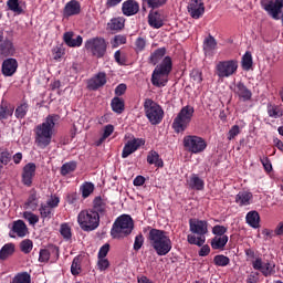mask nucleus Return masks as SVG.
Segmentation results:
<instances>
[{
  "label": "nucleus",
  "instance_id": "44",
  "mask_svg": "<svg viewBox=\"0 0 283 283\" xmlns=\"http://www.w3.org/2000/svg\"><path fill=\"white\" fill-rule=\"evenodd\" d=\"M23 219L27 220V222H29V224H31L32 227H34V224H36L39 222V216L34 214L31 211H24L22 214Z\"/></svg>",
  "mask_w": 283,
  "mask_h": 283
},
{
  "label": "nucleus",
  "instance_id": "6",
  "mask_svg": "<svg viewBox=\"0 0 283 283\" xmlns=\"http://www.w3.org/2000/svg\"><path fill=\"white\" fill-rule=\"evenodd\" d=\"M77 224L82 231H96L101 224V216L92 209L82 210L77 214Z\"/></svg>",
  "mask_w": 283,
  "mask_h": 283
},
{
  "label": "nucleus",
  "instance_id": "35",
  "mask_svg": "<svg viewBox=\"0 0 283 283\" xmlns=\"http://www.w3.org/2000/svg\"><path fill=\"white\" fill-rule=\"evenodd\" d=\"M114 134V125L108 124L104 127V132L102 137L95 142V145L99 147V145H103L105 143L106 138H109Z\"/></svg>",
  "mask_w": 283,
  "mask_h": 283
},
{
  "label": "nucleus",
  "instance_id": "21",
  "mask_svg": "<svg viewBox=\"0 0 283 283\" xmlns=\"http://www.w3.org/2000/svg\"><path fill=\"white\" fill-rule=\"evenodd\" d=\"M138 10H140V6L135 0H127L122 6L125 17H134V14H138Z\"/></svg>",
  "mask_w": 283,
  "mask_h": 283
},
{
  "label": "nucleus",
  "instance_id": "4",
  "mask_svg": "<svg viewBox=\"0 0 283 283\" xmlns=\"http://www.w3.org/2000/svg\"><path fill=\"white\" fill-rule=\"evenodd\" d=\"M171 73V57L165 56L159 65H157L151 75V83L155 87H165L169 81Z\"/></svg>",
  "mask_w": 283,
  "mask_h": 283
},
{
  "label": "nucleus",
  "instance_id": "34",
  "mask_svg": "<svg viewBox=\"0 0 283 283\" xmlns=\"http://www.w3.org/2000/svg\"><path fill=\"white\" fill-rule=\"evenodd\" d=\"M111 107L116 114L125 112V102L119 97H114L111 102Z\"/></svg>",
  "mask_w": 283,
  "mask_h": 283
},
{
  "label": "nucleus",
  "instance_id": "1",
  "mask_svg": "<svg viewBox=\"0 0 283 283\" xmlns=\"http://www.w3.org/2000/svg\"><path fill=\"white\" fill-rule=\"evenodd\" d=\"M59 120H61V116L51 114L44 118L43 123L35 126V145L39 149H45L52 145V138L56 132Z\"/></svg>",
  "mask_w": 283,
  "mask_h": 283
},
{
  "label": "nucleus",
  "instance_id": "10",
  "mask_svg": "<svg viewBox=\"0 0 283 283\" xmlns=\"http://www.w3.org/2000/svg\"><path fill=\"white\" fill-rule=\"evenodd\" d=\"M184 147L190 154H202L207 149V140L200 136L187 135L184 137Z\"/></svg>",
  "mask_w": 283,
  "mask_h": 283
},
{
  "label": "nucleus",
  "instance_id": "61",
  "mask_svg": "<svg viewBox=\"0 0 283 283\" xmlns=\"http://www.w3.org/2000/svg\"><path fill=\"white\" fill-rule=\"evenodd\" d=\"M59 202H61V199L56 196H51L50 199L46 201V206L51 209H56L59 207Z\"/></svg>",
  "mask_w": 283,
  "mask_h": 283
},
{
  "label": "nucleus",
  "instance_id": "37",
  "mask_svg": "<svg viewBox=\"0 0 283 283\" xmlns=\"http://www.w3.org/2000/svg\"><path fill=\"white\" fill-rule=\"evenodd\" d=\"M108 28L111 30H123L125 28V18H123V17L113 18L108 22Z\"/></svg>",
  "mask_w": 283,
  "mask_h": 283
},
{
  "label": "nucleus",
  "instance_id": "7",
  "mask_svg": "<svg viewBox=\"0 0 283 283\" xmlns=\"http://www.w3.org/2000/svg\"><path fill=\"white\" fill-rule=\"evenodd\" d=\"M193 112L192 106H185L180 109L172 122V129L176 132V134H182V132H185L189 125H191Z\"/></svg>",
  "mask_w": 283,
  "mask_h": 283
},
{
  "label": "nucleus",
  "instance_id": "45",
  "mask_svg": "<svg viewBox=\"0 0 283 283\" xmlns=\"http://www.w3.org/2000/svg\"><path fill=\"white\" fill-rule=\"evenodd\" d=\"M213 262L216 266H229V262H231V260L229 259V256L218 254L214 256Z\"/></svg>",
  "mask_w": 283,
  "mask_h": 283
},
{
  "label": "nucleus",
  "instance_id": "53",
  "mask_svg": "<svg viewBox=\"0 0 283 283\" xmlns=\"http://www.w3.org/2000/svg\"><path fill=\"white\" fill-rule=\"evenodd\" d=\"M12 114H14L13 108H8V107H3V106L0 107V120L10 118V116H12Z\"/></svg>",
  "mask_w": 283,
  "mask_h": 283
},
{
  "label": "nucleus",
  "instance_id": "48",
  "mask_svg": "<svg viewBox=\"0 0 283 283\" xmlns=\"http://www.w3.org/2000/svg\"><path fill=\"white\" fill-rule=\"evenodd\" d=\"M75 169H76V163L74 161L66 163L62 166L61 174L62 176H67V174H72V171H74Z\"/></svg>",
  "mask_w": 283,
  "mask_h": 283
},
{
  "label": "nucleus",
  "instance_id": "40",
  "mask_svg": "<svg viewBox=\"0 0 283 283\" xmlns=\"http://www.w3.org/2000/svg\"><path fill=\"white\" fill-rule=\"evenodd\" d=\"M7 6L14 14H23V7L19 3V0H8Z\"/></svg>",
  "mask_w": 283,
  "mask_h": 283
},
{
  "label": "nucleus",
  "instance_id": "5",
  "mask_svg": "<svg viewBox=\"0 0 283 283\" xmlns=\"http://www.w3.org/2000/svg\"><path fill=\"white\" fill-rule=\"evenodd\" d=\"M132 231H134V219L129 214H123L115 220L111 235L115 240H120V238H127Z\"/></svg>",
  "mask_w": 283,
  "mask_h": 283
},
{
  "label": "nucleus",
  "instance_id": "54",
  "mask_svg": "<svg viewBox=\"0 0 283 283\" xmlns=\"http://www.w3.org/2000/svg\"><path fill=\"white\" fill-rule=\"evenodd\" d=\"M143 244H145V237L143 234H138L135 237V242L133 245L134 251H140L143 248Z\"/></svg>",
  "mask_w": 283,
  "mask_h": 283
},
{
  "label": "nucleus",
  "instance_id": "41",
  "mask_svg": "<svg viewBox=\"0 0 283 283\" xmlns=\"http://www.w3.org/2000/svg\"><path fill=\"white\" fill-rule=\"evenodd\" d=\"M96 213H105L107 211V205L101 197H96L94 200V210Z\"/></svg>",
  "mask_w": 283,
  "mask_h": 283
},
{
  "label": "nucleus",
  "instance_id": "58",
  "mask_svg": "<svg viewBox=\"0 0 283 283\" xmlns=\"http://www.w3.org/2000/svg\"><path fill=\"white\" fill-rule=\"evenodd\" d=\"M212 233L216 237H224V235H227V234H224V233H227V227H224V226H214L212 228Z\"/></svg>",
  "mask_w": 283,
  "mask_h": 283
},
{
  "label": "nucleus",
  "instance_id": "47",
  "mask_svg": "<svg viewBox=\"0 0 283 283\" xmlns=\"http://www.w3.org/2000/svg\"><path fill=\"white\" fill-rule=\"evenodd\" d=\"M60 233L64 240H70V238H72V228H70V224L67 223H62L60 227Z\"/></svg>",
  "mask_w": 283,
  "mask_h": 283
},
{
  "label": "nucleus",
  "instance_id": "26",
  "mask_svg": "<svg viewBox=\"0 0 283 283\" xmlns=\"http://www.w3.org/2000/svg\"><path fill=\"white\" fill-rule=\"evenodd\" d=\"M81 4L76 0H71L65 4L64 17H74V14H80Z\"/></svg>",
  "mask_w": 283,
  "mask_h": 283
},
{
  "label": "nucleus",
  "instance_id": "17",
  "mask_svg": "<svg viewBox=\"0 0 283 283\" xmlns=\"http://www.w3.org/2000/svg\"><path fill=\"white\" fill-rule=\"evenodd\" d=\"M10 238H25L28 235V226L23 220H17L12 223L11 231L9 232Z\"/></svg>",
  "mask_w": 283,
  "mask_h": 283
},
{
  "label": "nucleus",
  "instance_id": "25",
  "mask_svg": "<svg viewBox=\"0 0 283 283\" xmlns=\"http://www.w3.org/2000/svg\"><path fill=\"white\" fill-rule=\"evenodd\" d=\"M105 83H107V75L101 72L88 81V87L90 90H98V87H103Z\"/></svg>",
  "mask_w": 283,
  "mask_h": 283
},
{
  "label": "nucleus",
  "instance_id": "27",
  "mask_svg": "<svg viewBox=\"0 0 283 283\" xmlns=\"http://www.w3.org/2000/svg\"><path fill=\"white\" fill-rule=\"evenodd\" d=\"M188 185L190 189H196L197 191H202V189H205V180L198 177V175H191Z\"/></svg>",
  "mask_w": 283,
  "mask_h": 283
},
{
  "label": "nucleus",
  "instance_id": "43",
  "mask_svg": "<svg viewBox=\"0 0 283 283\" xmlns=\"http://www.w3.org/2000/svg\"><path fill=\"white\" fill-rule=\"evenodd\" d=\"M82 197L83 198H90L92 193H94V184L92 182H84L81 186Z\"/></svg>",
  "mask_w": 283,
  "mask_h": 283
},
{
  "label": "nucleus",
  "instance_id": "52",
  "mask_svg": "<svg viewBox=\"0 0 283 283\" xmlns=\"http://www.w3.org/2000/svg\"><path fill=\"white\" fill-rule=\"evenodd\" d=\"M10 160H12V154L8 150H2L0 153V163L1 165L6 166L10 164Z\"/></svg>",
  "mask_w": 283,
  "mask_h": 283
},
{
  "label": "nucleus",
  "instance_id": "30",
  "mask_svg": "<svg viewBox=\"0 0 283 283\" xmlns=\"http://www.w3.org/2000/svg\"><path fill=\"white\" fill-rule=\"evenodd\" d=\"M148 165H155V167H164V163L160 159V155L156 150H150L147 156Z\"/></svg>",
  "mask_w": 283,
  "mask_h": 283
},
{
  "label": "nucleus",
  "instance_id": "56",
  "mask_svg": "<svg viewBox=\"0 0 283 283\" xmlns=\"http://www.w3.org/2000/svg\"><path fill=\"white\" fill-rule=\"evenodd\" d=\"M97 269L98 271H107L109 269V261L106 258H98Z\"/></svg>",
  "mask_w": 283,
  "mask_h": 283
},
{
  "label": "nucleus",
  "instance_id": "28",
  "mask_svg": "<svg viewBox=\"0 0 283 283\" xmlns=\"http://www.w3.org/2000/svg\"><path fill=\"white\" fill-rule=\"evenodd\" d=\"M216 48H218V42H216V39L213 36L210 35L205 39L203 50L208 56H211V54H213V50H216Z\"/></svg>",
  "mask_w": 283,
  "mask_h": 283
},
{
  "label": "nucleus",
  "instance_id": "9",
  "mask_svg": "<svg viewBox=\"0 0 283 283\" xmlns=\"http://www.w3.org/2000/svg\"><path fill=\"white\" fill-rule=\"evenodd\" d=\"M146 116L151 125H159L165 116V111L156 102L146 99L145 104Z\"/></svg>",
  "mask_w": 283,
  "mask_h": 283
},
{
  "label": "nucleus",
  "instance_id": "20",
  "mask_svg": "<svg viewBox=\"0 0 283 283\" xmlns=\"http://www.w3.org/2000/svg\"><path fill=\"white\" fill-rule=\"evenodd\" d=\"M19 67V62L15 59H7L2 62V74L3 76H14Z\"/></svg>",
  "mask_w": 283,
  "mask_h": 283
},
{
  "label": "nucleus",
  "instance_id": "24",
  "mask_svg": "<svg viewBox=\"0 0 283 283\" xmlns=\"http://www.w3.org/2000/svg\"><path fill=\"white\" fill-rule=\"evenodd\" d=\"M233 92L241 98V101H251V97L253 96V93H251L242 82L234 85Z\"/></svg>",
  "mask_w": 283,
  "mask_h": 283
},
{
  "label": "nucleus",
  "instance_id": "22",
  "mask_svg": "<svg viewBox=\"0 0 283 283\" xmlns=\"http://www.w3.org/2000/svg\"><path fill=\"white\" fill-rule=\"evenodd\" d=\"M235 202L239 207H249L253 202V193L249 190L239 191L235 196Z\"/></svg>",
  "mask_w": 283,
  "mask_h": 283
},
{
  "label": "nucleus",
  "instance_id": "15",
  "mask_svg": "<svg viewBox=\"0 0 283 283\" xmlns=\"http://www.w3.org/2000/svg\"><path fill=\"white\" fill-rule=\"evenodd\" d=\"M145 145V139L143 138H132L129 139L122 151V158H128V156H132L134 151H136L139 147H143Z\"/></svg>",
  "mask_w": 283,
  "mask_h": 283
},
{
  "label": "nucleus",
  "instance_id": "55",
  "mask_svg": "<svg viewBox=\"0 0 283 283\" xmlns=\"http://www.w3.org/2000/svg\"><path fill=\"white\" fill-rule=\"evenodd\" d=\"M32 241L29 239H25L20 243V249L22 253H30V251H32Z\"/></svg>",
  "mask_w": 283,
  "mask_h": 283
},
{
  "label": "nucleus",
  "instance_id": "3",
  "mask_svg": "<svg viewBox=\"0 0 283 283\" xmlns=\"http://www.w3.org/2000/svg\"><path fill=\"white\" fill-rule=\"evenodd\" d=\"M190 231L193 234H188L187 240L189 244H195L196 247H203L207 242V233H209V223L203 220L190 219L189 220ZM199 235V237H196Z\"/></svg>",
  "mask_w": 283,
  "mask_h": 283
},
{
  "label": "nucleus",
  "instance_id": "57",
  "mask_svg": "<svg viewBox=\"0 0 283 283\" xmlns=\"http://www.w3.org/2000/svg\"><path fill=\"white\" fill-rule=\"evenodd\" d=\"M13 283H30V274L21 273L13 279Z\"/></svg>",
  "mask_w": 283,
  "mask_h": 283
},
{
  "label": "nucleus",
  "instance_id": "31",
  "mask_svg": "<svg viewBox=\"0 0 283 283\" xmlns=\"http://www.w3.org/2000/svg\"><path fill=\"white\" fill-rule=\"evenodd\" d=\"M165 54H167V50L165 48L157 49L149 56L150 63L153 65H157V63H160V61H163V59L165 57Z\"/></svg>",
  "mask_w": 283,
  "mask_h": 283
},
{
  "label": "nucleus",
  "instance_id": "51",
  "mask_svg": "<svg viewBox=\"0 0 283 283\" xmlns=\"http://www.w3.org/2000/svg\"><path fill=\"white\" fill-rule=\"evenodd\" d=\"M40 216L43 218V220H45V218H52V208L48 205H42L40 207Z\"/></svg>",
  "mask_w": 283,
  "mask_h": 283
},
{
  "label": "nucleus",
  "instance_id": "16",
  "mask_svg": "<svg viewBox=\"0 0 283 283\" xmlns=\"http://www.w3.org/2000/svg\"><path fill=\"white\" fill-rule=\"evenodd\" d=\"M34 176H36V165L34 163L27 164L22 169V184L25 187H31Z\"/></svg>",
  "mask_w": 283,
  "mask_h": 283
},
{
  "label": "nucleus",
  "instance_id": "38",
  "mask_svg": "<svg viewBox=\"0 0 283 283\" xmlns=\"http://www.w3.org/2000/svg\"><path fill=\"white\" fill-rule=\"evenodd\" d=\"M241 65L245 72H249V70L253 67V55H251V52H245V54L242 56Z\"/></svg>",
  "mask_w": 283,
  "mask_h": 283
},
{
  "label": "nucleus",
  "instance_id": "18",
  "mask_svg": "<svg viewBox=\"0 0 283 283\" xmlns=\"http://www.w3.org/2000/svg\"><path fill=\"white\" fill-rule=\"evenodd\" d=\"M188 12L192 19H200L205 14V3L202 0H191L188 6Z\"/></svg>",
  "mask_w": 283,
  "mask_h": 283
},
{
  "label": "nucleus",
  "instance_id": "49",
  "mask_svg": "<svg viewBox=\"0 0 283 283\" xmlns=\"http://www.w3.org/2000/svg\"><path fill=\"white\" fill-rule=\"evenodd\" d=\"M28 114V103H22L15 108V118H25Z\"/></svg>",
  "mask_w": 283,
  "mask_h": 283
},
{
  "label": "nucleus",
  "instance_id": "23",
  "mask_svg": "<svg viewBox=\"0 0 283 283\" xmlns=\"http://www.w3.org/2000/svg\"><path fill=\"white\" fill-rule=\"evenodd\" d=\"M63 41L69 48H81V45H83V36L77 35L74 39V32L72 31L64 33Z\"/></svg>",
  "mask_w": 283,
  "mask_h": 283
},
{
  "label": "nucleus",
  "instance_id": "32",
  "mask_svg": "<svg viewBox=\"0 0 283 283\" xmlns=\"http://www.w3.org/2000/svg\"><path fill=\"white\" fill-rule=\"evenodd\" d=\"M227 242H229V237L223 235V237H214L211 240V247L214 250H222L224 247H227Z\"/></svg>",
  "mask_w": 283,
  "mask_h": 283
},
{
  "label": "nucleus",
  "instance_id": "39",
  "mask_svg": "<svg viewBox=\"0 0 283 283\" xmlns=\"http://www.w3.org/2000/svg\"><path fill=\"white\" fill-rule=\"evenodd\" d=\"M282 107L273 104L268 105V114L270 118H282Z\"/></svg>",
  "mask_w": 283,
  "mask_h": 283
},
{
  "label": "nucleus",
  "instance_id": "2",
  "mask_svg": "<svg viewBox=\"0 0 283 283\" xmlns=\"http://www.w3.org/2000/svg\"><path fill=\"white\" fill-rule=\"evenodd\" d=\"M148 240L157 255H167L172 249L171 239L164 230L151 229L148 234Z\"/></svg>",
  "mask_w": 283,
  "mask_h": 283
},
{
  "label": "nucleus",
  "instance_id": "63",
  "mask_svg": "<svg viewBox=\"0 0 283 283\" xmlns=\"http://www.w3.org/2000/svg\"><path fill=\"white\" fill-rule=\"evenodd\" d=\"M146 45H147V42L143 38H138L135 42V48L137 52H143Z\"/></svg>",
  "mask_w": 283,
  "mask_h": 283
},
{
  "label": "nucleus",
  "instance_id": "19",
  "mask_svg": "<svg viewBox=\"0 0 283 283\" xmlns=\"http://www.w3.org/2000/svg\"><path fill=\"white\" fill-rule=\"evenodd\" d=\"M148 23L150 28L159 30V28L165 25V15L160 11H150L148 14Z\"/></svg>",
  "mask_w": 283,
  "mask_h": 283
},
{
  "label": "nucleus",
  "instance_id": "36",
  "mask_svg": "<svg viewBox=\"0 0 283 283\" xmlns=\"http://www.w3.org/2000/svg\"><path fill=\"white\" fill-rule=\"evenodd\" d=\"M14 253V244L7 243L0 250V260H8Z\"/></svg>",
  "mask_w": 283,
  "mask_h": 283
},
{
  "label": "nucleus",
  "instance_id": "29",
  "mask_svg": "<svg viewBox=\"0 0 283 283\" xmlns=\"http://www.w3.org/2000/svg\"><path fill=\"white\" fill-rule=\"evenodd\" d=\"M245 220L252 229H258L260 227V213H258V211L248 212Z\"/></svg>",
  "mask_w": 283,
  "mask_h": 283
},
{
  "label": "nucleus",
  "instance_id": "62",
  "mask_svg": "<svg viewBox=\"0 0 283 283\" xmlns=\"http://www.w3.org/2000/svg\"><path fill=\"white\" fill-rule=\"evenodd\" d=\"M240 134V126L233 125L228 133V140H233Z\"/></svg>",
  "mask_w": 283,
  "mask_h": 283
},
{
  "label": "nucleus",
  "instance_id": "46",
  "mask_svg": "<svg viewBox=\"0 0 283 283\" xmlns=\"http://www.w3.org/2000/svg\"><path fill=\"white\" fill-rule=\"evenodd\" d=\"M190 78L195 85H200L202 83V71L195 69L190 73Z\"/></svg>",
  "mask_w": 283,
  "mask_h": 283
},
{
  "label": "nucleus",
  "instance_id": "33",
  "mask_svg": "<svg viewBox=\"0 0 283 283\" xmlns=\"http://www.w3.org/2000/svg\"><path fill=\"white\" fill-rule=\"evenodd\" d=\"M39 207V197L36 196V192H32L24 203V209H29V211H36Z\"/></svg>",
  "mask_w": 283,
  "mask_h": 283
},
{
  "label": "nucleus",
  "instance_id": "60",
  "mask_svg": "<svg viewBox=\"0 0 283 283\" xmlns=\"http://www.w3.org/2000/svg\"><path fill=\"white\" fill-rule=\"evenodd\" d=\"M146 1L147 6L149 8H160V6H165L167 3V0H144Z\"/></svg>",
  "mask_w": 283,
  "mask_h": 283
},
{
  "label": "nucleus",
  "instance_id": "42",
  "mask_svg": "<svg viewBox=\"0 0 283 283\" xmlns=\"http://www.w3.org/2000/svg\"><path fill=\"white\" fill-rule=\"evenodd\" d=\"M0 48L1 54H4V56H12L14 54V45L10 41H6Z\"/></svg>",
  "mask_w": 283,
  "mask_h": 283
},
{
  "label": "nucleus",
  "instance_id": "13",
  "mask_svg": "<svg viewBox=\"0 0 283 283\" xmlns=\"http://www.w3.org/2000/svg\"><path fill=\"white\" fill-rule=\"evenodd\" d=\"M252 266L254 271H260V273H262V275H264L265 277H269V275H273V269H275V264H273V262H264L262 261V258H255L252 261Z\"/></svg>",
  "mask_w": 283,
  "mask_h": 283
},
{
  "label": "nucleus",
  "instance_id": "14",
  "mask_svg": "<svg viewBox=\"0 0 283 283\" xmlns=\"http://www.w3.org/2000/svg\"><path fill=\"white\" fill-rule=\"evenodd\" d=\"M252 266L254 271H260V273H262V275H264L265 277H269V275H273V269H275V264H273V262H264L262 261V258H255L252 261Z\"/></svg>",
  "mask_w": 283,
  "mask_h": 283
},
{
  "label": "nucleus",
  "instance_id": "50",
  "mask_svg": "<svg viewBox=\"0 0 283 283\" xmlns=\"http://www.w3.org/2000/svg\"><path fill=\"white\" fill-rule=\"evenodd\" d=\"M72 275H78L81 273V259L78 256L74 258L71 265Z\"/></svg>",
  "mask_w": 283,
  "mask_h": 283
},
{
  "label": "nucleus",
  "instance_id": "59",
  "mask_svg": "<svg viewBox=\"0 0 283 283\" xmlns=\"http://www.w3.org/2000/svg\"><path fill=\"white\" fill-rule=\"evenodd\" d=\"M127 43V38L124 35H116L112 41L113 48H118L119 45H125Z\"/></svg>",
  "mask_w": 283,
  "mask_h": 283
},
{
  "label": "nucleus",
  "instance_id": "64",
  "mask_svg": "<svg viewBox=\"0 0 283 283\" xmlns=\"http://www.w3.org/2000/svg\"><path fill=\"white\" fill-rule=\"evenodd\" d=\"M49 260H50V251L41 250L40 256H39V262H48Z\"/></svg>",
  "mask_w": 283,
  "mask_h": 283
},
{
  "label": "nucleus",
  "instance_id": "12",
  "mask_svg": "<svg viewBox=\"0 0 283 283\" xmlns=\"http://www.w3.org/2000/svg\"><path fill=\"white\" fill-rule=\"evenodd\" d=\"M261 8L272 17L274 21H280L282 14L283 0H261Z\"/></svg>",
  "mask_w": 283,
  "mask_h": 283
},
{
  "label": "nucleus",
  "instance_id": "11",
  "mask_svg": "<svg viewBox=\"0 0 283 283\" xmlns=\"http://www.w3.org/2000/svg\"><path fill=\"white\" fill-rule=\"evenodd\" d=\"M216 71L219 78H229V76H233L238 72V60L220 61L216 66Z\"/></svg>",
  "mask_w": 283,
  "mask_h": 283
},
{
  "label": "nucleus",
  "instance_id": "8",
  "mask_svg": "<svg viewBox=\"0 0 283 283\" xmlns=\"http://www.w3.org/2000/svg\"><path fill=\"white\" fill-rule=\"evenodd\" d=\"M84 48L92 56L103 59L107 52V42L103 38H91L85 41Z\"/></svg>",
  "mask_w": 283,
  "mask_h": 283
}]
</instances>
